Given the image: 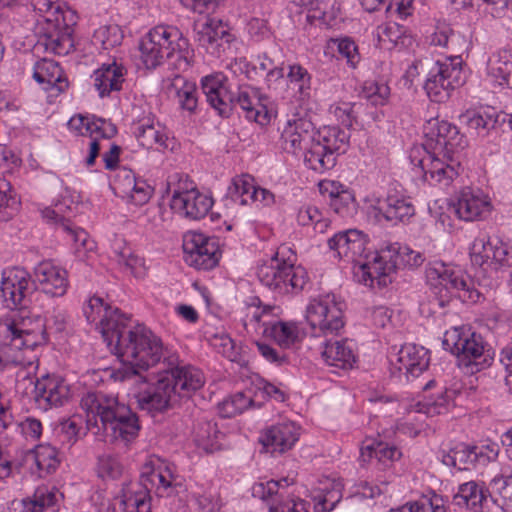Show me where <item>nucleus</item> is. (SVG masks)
<instances>
[{"instance_id":"nucleus-31","label":"nucleus","mask_w":512,"mask_h":512,"mask_svg":"<svg viewBox=\"0 0 512 512\" xmlns=\"http://www.w3.org/2000/svg\"><path fill=\"white\" fill-rule=\"evenodd\" d=\"M34 282L50 297H62L69 287L68 272L52 260H43L33 269Z\"/></svg>"},{"instance_id":"nucleus-50","label":"nucleus","mask_w":512,"mask_h":512,"mask_svg":"<svg viewBox=\"0 0 512 512\" xmlns=\"http://www.w3.org/2000/svg\"><path fill=\"white\" fill-rule=\"evenodd\" d=\"M350 135L345 130L338 126H323L318 132L316 138L313 140L319 143L326 151L338 157L340 154L345 153L349 146Z\"/></svg>"},{"instance_id":"nucleus-59","label":"nucleus","mask_w":512,"mask_h":512,"mask_svg":"<svg viewBox=\"0 0 512 512\" xmlns=\"http://www.w3.org/2000/svg\"><path fill=\"white\" fill-rule=\"evenodd\" d=\"M296 220L300 226H311L316 233L320 234L325 233L331 224L330 219L325 217L316 205L310 203L298 208Z\"/></svg>"},{"instance_id":"nucleus-12","label":"nucleus","mask_w":512,"mask_h":512,"mask_svg":"<svg viewBox=\"0 0 512 512\" xmlns=\"http://www.w3.org/2000/svg\"><path fill=\"white\" fill-rule=\"evenodd\" d=\"M171 191L170 208L174 214L188 220L204 218L213 207V198L200 192L187 175H174L167 183Z\"/></svg>"},{"instance_id":"nucleus-16","label":"nucleus","mask_w":512,"mask_h":512,"mask_svg":"<svg viewBox=\"0 0 512 512\" xmlns=\"http://www.w3.org/2000/svg\"><path fill=\"white\" fill-rule=\"evenodd\" d=\"M77 208V201L71 190L65 189L53 205L52 209L45 211V216L53 220L57 225V230L65 234L66 238L72 241L77 251L80 248L91 249V243L88 240L87 232L75 226L70 218Z\"/></svg>"},{"instance_id":"nucleus-64","label":"nucleus","mask_w":512,"mask_h":512,"mask_svg":"<svg viewBox=\"0 0 512 512\" xmlns=\"http://www.w3.org/2000/svg\"><path fill=\"white\" fill-rule=\"evenodd\" d=\"M409 512H446L445 502L441 495L430 491L412 502L406 503Z\"/></svg>"},{"instance_id":"nucleus-30","label":"nucleus","mask_w":512,"mask_h":512,"mask_svg":"<svg viewBox=\"0 0 512 512\" xmlns=\"http://www.w3.org/2000/svg\"><path fill=\"white\" fill-rule=\"evenodd\" d=\"M370 213L379 222L385 220L397 224L409 220L415 214V208L409 197L397 190H390L385 199H378L370 206Z\"/></svg>"},{"instance_id":"nucleus-3","label":"nucleus","mask_w":512,"mask_h":512,"mask_svg":"<svg viewBox=\"0 0 512 512\" xmlns=\"http://www.w3.org/2000/svg\"><path fill=\"white\" fill-rule=\"evenodd\" d=\"M83 313L87 321L99 329L104 342L114 345L122 356L135 357L137 349L151 343L149 328L143 324L132 326L129 316L99 296L93 295L86 300Z\"/></svg>"},{"instance_id":"nucleus-23","label":"nucleus","mask_w":512,"mask_h":512,"mask_svg":"<svg viewBox=\"0 0 512 512\" xmlns=\"http://www.w3.org/2000/svg\"><path fill=\"white\" fill-rule=\"evenodd\" d=\"M423 130L433 149L432 152L437 154H461L466 146L465 137L460 134L458 127L447 120L431 118L426 121Z\"/></svg>"},{"instance_id":"nucleus-41","label":"nucleus","mask_w":512,"mask_h":512,"mask_svg":"<svg viewBox=\"0 0 512 512\" xmlns=\"http://www.w3.org/2000/svg\"><path fill=\"white\" fill-rule=\"evenodd\" d=\"M173 387V395L190 397L205 384L203 372L191 365L177 366L163 376Z\"/></svg>"},{"instance_id":"nucleus-37","label":"nucleus","mask_w":512,"mask_h":512,"mask_svg":"<svg viewBox=\"0 0 512 512\" xmlns=\"http://www.w3.org/2000/svg\"><path fill=\"white\" fill-rule=\"evenodd\" d=\"M299 436V426L292 421H281L268 427L260 441L268 452L282 454L294 447Z\"/></svg>"},{"instance_id":"nucleus-43","label":"nucleus","mask_w":512,"mask_h":512,"mask_svg":"<svg viewBox=\"0 0 512 512\" xmlns=\"http://www.w3.org/2000/svg\"><path fill=\"white\" fill-rule=\"evenodd\" d=\"M125 74L126 68L116 60L101 64L91 76L98 96L105 98L110 96L112 92L120 91L125 80Z\"/></svg>"},{"instance_id":"nucleus-21","label":"nucleus","mask_w":512,"mask_h":512,"mask_svg":"<svg viewBox=\"0 0 512 512\" xmlns=\"http://www.w3.org/2000/svg\"><path fill=\"white\" fill-rule=\"evenodd\" d=\"M110 187L114 194L137 206L146 204L154 193V188L142 177H137L133 170L121 166L112 172Z\"/></svg>"},{"instance_id":"nucleus-2","label":"nucleus","mask_w":512,"mask_h":512,"mask_svg":"<svg viewBox=\"0 0 512 512\" xmlns=\"http://www.w3.org/2000/svg\"><path fill=\"white\" fill-rule=\"evenodd\" d=\"M0 333L5 344L0 354V371L17 366L38 368L40 350L47 345L45 325L40 317L27 311L7 315L0 321Z\"/></svg>"},{"instance_id":"nucleus-9","label":"nucleus","mask_w":512,"mask_h":512,"mask_svg":"<svg viewBox=\"0 0 512 512\" xmlns=\"http://www.w3.org/2000/svg\"><path fill=\"white\" fill-rule=\"evenodd\" d=\"M442 346L457 357L460 366L472 374L489 367L494 360V351L482 336L465 327L447 330Z\"/></svg>"},{"instance_id":"nucleus-48","label":"nucleus","mask_w":512,"mask_h":512,"mask_svg":"<svg viewBox=\"0 0 512 512\" xmlns=\"http://www.w3.org/2000/svg\"><path fill=\"white\" fill-rule=\"evenodd\" d=\"M478 448L475 446H467L459 443L449 450H441L438 458L440 461L448 466L455 468L459 471L471 470L475 467L479 453Z\"/></svg>"},{"instance_id":"nucleus-32","label":"nucleus","mask_w":512,"mask_h":512,"mask_svg":"<svg viewBox=\"0 0 512 512\" xmlns=\"http://www.w3.org/2000/svg\"><path fill=\"white\" fill-rule=\"evenodd\" d=\"M313 123L300 113L288 119L281 134L282 147L290 154L300 156L313 141Z\"/></svg>"},{"instance_id":"nucleus-10","label":"nucleus","mask_w":512,"mask_h":512,"mask_svg":"<svg viewBox=\"0 0 512 512\" xmlns=\"http://www.w3.org/2000/svg\"><path fill=\"white\" fill-rule=\"evenodd\" d=\"M425 275L427 284L441 297H457L470 302H477L480 298L472 280L456 265L434 260L428 263Z\"/></svg>"},{"instance_id":"nucleus-5","label":"nucleus","mask_w":512,"mask_h":512,"mask_svg":"<svg viewBox=\"0 0 512 512\" xmlns=\"http://www.w3.org/2000/svg\"><path fill=\"white\" fill-rule=\"evenodd\" d=\"M142 484L127 485L125 512H152L150 489L159 497H170L182 489V479L175 466L166 461L150 460L141 473Z\"/></svg>"},{"instance_id":"nucleus-6","label":"nucleus","mask_w":512,"mask_h":512,"mask_svg":"<svg viewBox=\"0 0 512 512\" xmlns=\"http://www.w3.org/2000/svg\"><path fill=\"white\" fill-rule=\"evenodd\" d=\"M296 261L294 250L288 244H281L268 261L258 266L257 277L275 295L298 294L308 276L303 267L295 265Z\"/></svg>"},{"instance_id":"nucleus-1","label":"nucleus","mask_w":512,"mask_h":512,"mask_svg":"<svg viewBox=\"0 0 512 512\" xmlns=\"http://www.w3.org/2000/svg\"><path fill=\"white\" fill-rule=\"evenodd\" d=\"M80 409L85 417V427L79 415H73L58 425L57 437L63 445L72 446L84 430L90 431L99 440L111 437L125 444L139 434L138 416L115 395L101 391L87 392L80 399Z\"/></svg>"},{"instance_id":"nucleus-57","label":"nucleus","mask_w":512,"mask_h":512,"mask_svg":"<svg viewBox=\"0 0 512 512\" xmlns=\"http://www.w3.org/2000/svg\"><path fill=\"white\" fill-rule=\"evenodd\" d=\"M250 407H260L252 397V391L236 392L219 403V414L223 418H231L243 413Z\"/></svg>"},{"instance_id":"nucleus-8","label":"nucleus","mask_w":512,"mask_h":512,"mask_svg":"<svg viewBox=\"0 0 512 512\" xmlns=\"http://www.w3.org/2000/svg\"><path fill=\"white\" fill-rule=\"evenodd\" d=\"M409 161L414 177L442 190L454 188L463 172L461 154L430 152L423 145L409 150Z\"/></svg>"},{"instance_id":"nucleus-54","label":"nucleus","mask_w":512,"mask_h":512,"mask_svg":"<svg viewBox=\"0 0 512 512\" xmlns=\"http://www.w3.org/2000/svg\"><path fill=\"white\" fill-rule=\"evenodd\" d=\"M378 46L381 49L391 50L397 47H405L410 43L406 35V28L395 22L379 25L376 30Z\"/></svg>"},{"instance_id":"nucleus-11","label":"nucleus","mask_w":512,"mask_h":512,"mask_svg":"<svg viewBox=\"0 0 512 512\" xmlns=\"http://www.w3.org/2000/svg\"><path fill=\"white\" fill-rule=\"evenodd\" d=\"M345 303L334 293L320 294L310 299L305 318L314 336L334 337L344 329Z\"/></svg>"},{"instance_id":"nucleus-14","label":"nucleus","mask_w":512,"mask_h":512,"mask_svg":"<svg viewBox=\"0 0 512 512\" xmlns=\"http://www.w3.org/2000/svg\"><path fill=\"white\" fill-rule=\"evenodd\" d=\"M149 345L143 346V349H137L138 353L135 357H125L120 354V351L114 348V345H107L110 351L115 354L119 360V367H115L111 370L110 377L115 381L126 382L135 380L138 382L142 381L140 372L138 369L147 370L150 367L155 366L160 362L163 356V345L159 337H157L151 331V337Z\"/></svg>"},{"instance_id":"nucleus-40","label":"nucleus","mask_w":512,"mask_h":512,"mask_svg":"<svg viewBox=\"0 0 512 512\" xmlns=\"http://www.w3.org/2000/svg\"><path fill=\"white\" fill-rule=\"evenodd\" d=\"M63 493L55 486L42 485L34 493L16 503L14 512H58Z\"/></svg>"},{"instance_id":"nucleus-51","label":"nucleus","mask_w":512,"mask_h":512,"mask_svg":"<svg viewBox=\"0 0 512 512\" xmlns=\"http://www.w3.org/2000/svg\"><path fill=\"white\" fill-rule=\"evenodd\" d=\"M401 455V451L396 446L374 439L364 441L360 448V458L364 462L374 458L384 466L400 459Z\"/></svg>"},{"instance_id":"nucleus-24","label":"nucleus","mask_w":512,"mask_h":512,"mask_svg":"<svg viewBox=\"0 0 512 512\" xmlns=\"http://www.w3.org/2000/svg\"><path fill=\"white\" fill-rule=\"evenodd\" d=\"M453 209L458 219L465 222L486 219L492 209V201L487 193L478 187H464L458 194Z\"/></svg>"},{"instance_id":"nucleus-4","label":"nucleus","mask_w":512,"mask_h":512,"mask_svg":"<svg viewBox=\"0 0 512 512\" xmlns=\"http://www.w3.org/2000/svg\"><path fill=\"white\" fill-rule=\"evenodd\" d=\"M140 60L146 69H155L166 58L178 72L189 70L194 63V50L182 31L173 25L151 28L139 42Z\"/></svg>"},{"instance_id":"nucleus-7","label":"nucleus","mask_w":512,"mask_h":512,"mask_svg":"<svg viewBox=\"0 0 512 512\" xmlns=\"http://www.w3.org/2000/svg\"><path fill=\"white\" fill-rule=\"evenodd\" d=\"M241 318L247 332L254 331L272 340L278 346L288 349L301 341L302 333L298 322L284 320H269L274 310L270 305H264L258 296H249L244 302Z\"/></svg>"},{"instance_id":"nucleus-28","label":"nucleus","mask_w":512,"mask_h":512,"mask_svg":"<svg viewBox=\"0 0 512 512\" xmlns=\"http://www.w3.org/2000/svg\"><path fill=\"white\" fill-rule=\"evenodd\" d=\"M268 102L266 95L250 85L240 86L234 94V108L239 107L248 121L261 126L271 121L272 112L268 109Z\"/></svg>"},{"instance_id":"nucleus-15","label":"nucleus","mask_w":512,"mask_h":512,"mask_svg":"<svg viewBox=\"0 0 512 512\" xmlns=\"http://www.w3.org/2000/svg\"><path fill=\"white\" fill-rule=\"evenodd\" d=\"M469 256L472 265L483 271L512 266V247L498 236H477L469 247Z\"/></svg>"},{"instance_id":"nucleus-42","label":"nucleus","mask_w":512,"mask_h":512,"mask_svg":"<svg viewBox=\"0 0 512 512\" xmlns=\"http://www.w3.org/2000/svg\"><path fill=\"white\" fill-rule=\"evenodd\" d=\"M344 484L340 478L324 476L315 483L310 492L316 512H330L343 497Z\"/></svg>"},{"instance_id":"nucleus-20","label":"nucleus","mask_w":512,"mask_h":512,"mask_svg":"<svg viewBox=\"0 0 512 512\" xmlns=\"http://www.w3.org/2000/svg\"><path fill=\"white\" fill-rule=\"evenodd\" d=\"M31 291V275L21 267L6 268L2 272L0 293L5 305L14 310L9 315L27 311V297Z\"/></svg>"},{"instance_id":"nucleus-29","label":"nucleus","mask_w":512,"mask_h":512,"mask_svg":"<svg viewBox=\"0 0 512 512\" xmlns=\"http://www.w3.org/2000/svg\"><path fill=\"white\" fill-rule=\"evenodd\" d=\"M201 88L207 103L222 117H229L234 108V93L229 80L221 72L206 75L201 79Z\"/></svg>"},{"instance_id":"nucleus-63","label":"nucleus","mask_w":512,"mask_h":512,"mask_svg":"<svg viewBox=\"0 0 512 512\" xmlns=\"http://www.w3.org/2000/svg\"><path fill=\"white\" fill-rule=\"evenodd\" d=\"M126 490L127 486L123 487L120 496L103 491L95 492L91 497L95 512H125Z\"/></svg>"},{"instance_id":"nucleus-44","label":"nucleus","mask_w":512,"mask_h":512,"mask_svg":"<svg viewBox=\"0 0 512 512\" xmlns=\"http://www.w3.org/2000/svg\"><path fill=\"white\" fill-rule=\"evenodd\" d=\"M167 93L183 114L188 116L196 114L198 109V90L194 81L176 74L167 86Z\"/></svg>"},{"instance_id":"nucleus-39","label":"nucleus","mask_w":512,"mask_h":512,"mask_svg":"<svg viewBox=\"0 0 512 512\" xmlns=\"http://www.w3.org/2000/svg\"><path fill=\"white\" fill-rule=\"evenodd\" d=\"M32 77L51 96L64 92L69 85L67 76L59 63L47 58L40 59L34 64Z\"/></svg>"},{"instance_id":"nucleus-18","label":"nucleus","mask_w":512,"mask_h":512,"mask_svg":"<svg viewBox=\"0 0 512 512\" xmlns=\"http://www.w3.org/2000/svg\"><path fill=\"white\" fill-rule=\"evenodd\" d=\"M391 255L388 245L370 254L365 252L363 258L356 263L358 267L354 276L357 281L371 288L386 287L396 271Z\"/></svg>"},{"instance_id":"nucleus-56","label":"nucleus","mask_w":512,"mask_h":512,"mask_svg":"<svg viewBox=\"0 0 512 512\" xmlns=\"http://www.w3.org/2000/svg\"><path fill=\"white\" fill-rule=\"evenodd\" d=\"M31 5L43 18L42 22L38 21V27L69 19V12H73L64 8L60 0H32Z\"/></svg>"},{"instance_id":"nucleus-33","label":"nucleus","mask_w":512,"mask_h":512,"mask_svg":"<svg viewBox=\"0 0 512 512\" xmlns=\"http://www.w3.org/2000/svg\"><path fill=\"white\" fill-rule=\"evenodd\" d=\"M319 192L329 201L330 208L341 218H353L358 211L355 195L351 189L335 180H321Z\"/></svg>"},{"instance_id":"nucleus-34","label":"nucleus","mask_w":512,"mask_h":512,"mask_svg":"<svg viewBox=\"0 0 512 512\" xmlns=\"http://www.w3.org/2000/svg\"><path fill=\"white\" fill-rule=\"evenodd\" d=\"M287 93L302 110H307L312 98V74L299 63L288 64L284 68Z\"/></svg>"},{"instance_id":"nucleus-22","label":"nucleus","mask_w":512,"mask_h":512,"mask_svg":"<svg viewBox=\"0 0 512 512\" xmlns=\"http://www.w3.org/2000/svg\"><path fill=\"white\" fill-rule=\"evenodd\" d=\"M75 18L74 12H69V19L37 27V48H43L45 52L58 56L69 54L74 48Z\"/></svg>"},{"instance_id":"nucleus-55","label":"nucleus","mask_w":512,"mask_h":512,"mask_svg":"<svg viewBox=\"0 0 512 512\" xmlns=\"http://www.w3.org/2000/svg\"><path fill=\"white\" fill-rule=\"evenodd\" d=\"M307 168L317 172L324 173L336 165L337 157L326 151L319 143L314 140L302 154Z\"/></svg>"},{"instance_id":"nucleus-47","label":"nucleus","mask_w":512,"mask_h":512,"mask_svg":"<svg viewBox=\"0 0 512 512\" xmlns=\"http://www.w3.org/2000/svg\"><path fill=\"white\" fill-rule=\"evenodd\" d=\"M436 386L435 380H430L424 385L425 396L419 404L420 412L430 417L447 413L455 394L444 386L439 387L436 393L429 394V391Z\"/></svg>"},{"instance_id":"nucleus-27","label":"nucleus","mask_w":512,"mask_h":512,"mask_svg":"<svg viewBox=\"0 0 512 512\" xmlns=\"http://www.w3.org/2000/svg\"><path fill=\"white\" fill-rule=\"evenodd\" d=\"M70 397V385L60 376L47 374L35 382L34 400L42 410L62 407Z\"/></svg>"},{"instance_id":"nucleus-36","label":"nucleus","mask_w":512,"mask_h":512,"mask_svg":"<svg viewBox=\"0 0 512 512\" xmlns=\"http://www.w3.org/2000/svg\"><path fill=\"white\" fill-rule=\"evenodd\" d=\"M133 133L139 144L146 148L155 147L158 151L173 150L175 138L170 136L168 129L153 118L147 117L134 124Z\"/></svg>"},{"instance_id":"nucleus-52","label":"nucleus","mask_w":512,"mask_h":512,"mask_svg":"<svg viewBox=\"0 0 512 512\" xmlns=\"http://www.w3.org/2000/svg\"><path fill=\"white\" fill-rule=\"evenodd\" d=\"M487 497L488 489L484 484L469 481L459 486L458 492L454 496V503L473 511H480L487 501Z\"/></svg>"},{"instance_id":"nucleus-38","label":"nucleus","mask_w":512,"mask_h":512,"mask_svg":"<svg viewBox=\"0 0 512 512\" xmlns=\"http://www.w3.org/2000/svg\"><path fill=\"white\" fill-rule=\"evenodd\" d=\"M321 357L333 373L352 369L358 358L354 344L348 339L326 340L322 344Z\"/></svg>"},{"instance_id":"nucleus-19","label":"nucleus","mask_w":512,"mask_h":512,"mask_svg":"<svg viewBox=\"0 0 512 512\" xmlns=\"http://www.w3.org/2000/svg\"><path fill=\"white\" fill-rule=\"evenodd\" d=\"M195 41L205 52L215 58L226 55L236 42L230 26L221 19L208 17L195 27Z\"/></svg>"},{"instance_id":"nucleus-26","label":"nucleus","mask_w":512,"mask_h":512,"mask_svg":"<svg viewBox=\"0 0 512 512\" xmlns=\"http://www.w3.org/2000/svg\"><path fill=\"white\" fill-rule=\"evenodd\" d=\"M173 396V387L163 376L153 383L142 379L134 395L138 408L152 416L165 411Z\"/></svg>"},{"instance_id":"nucleus-45","label":"nucleus","mask_w":512,"mask_h":512,"mask_svg":"<svg viewBox=\"0 0 512 512\" xmlns=\"http://www.w3.org/2000/svg\"><path fill=\"white\" fill-rule=\"evenodd\" d=\"M487 75L499 86L512 89V48L493 52L487 61Z\"/></svg>"},{"instance_id":"nucleus-35","label":"nucleus","mask_w":512,"mask_h":512,"mask_svg":"<svg viewBox=\"0 0 512 512\" xmlns=\"http://www.w3.org/2000/svg\"><path fill=\"white\" fill-rule=\"evenodd\" d=\"M429 362V350L420 345L406 343L399 349L396 362H392V365L409 381L427 370Z\"/></svg>"},{"instance_id":"nucleus-61","label":"nucleus","mask_w":512,"mask_h":512,"mask_svg":"<svg viewBox=\"0 0 512 512\" xmlns=\"http://www.w3.org/2000/svg\"><path fill=\"white\" fill-rule=\"evenodd\" d=\"M39 476L44 477L55 472L60 464L57 449L50 444H39L33 450Z\"/></svg>"},{"instance_id":"nucleus-60","label":"nucleus","mask_w":512,"mask_h":512,"mask_svg":"<svg viewBox=\"0 0 512 512\" xmlns=\"http://www.w3.org/2000/svg\"><path fill=\"white\" fill-rule=\"evenodd\" d=\"M389 480L385 475H379L375 479L359 480L351 487L350 498L359 500L374 499L386 490Z\"/></svg>"},{"instance_id":"nucleus-53","label":"nucleus","mask_w":512,"mask_h":512,"mask_svg":"<svg viewBox=\"0 0 512 512\" xmlns=\"http://www.w3.org/2000/svg\"><path fill=\"white\" fill-rule=\"evenodd\" d=\"M459 120L478 136H486L497 123V116L488 109H470L462 113Z\"/></svg>"},{"instance_id":"nucleus-17","label":"nucleus","mask_w":512,"mask_h":512,"mask_svg":"<svg viewBox=\"0 0 512 512\" xmlns=\"http://www.w3.org/2000/svg\"><path fill=\"white\" fill-rule=\"evenodd\" d=\"M183 252L186 264L197 270H211L221 258L219 240L194 231L184 235Z\"/></svg>"},{"instance_id":"nucleus-62","label":"nucleus","mask_w":512,"mask_h":512,"mask_svg":"<svg viewBox=\"0 0 512 512\" xmlns=\"http://www.w3.org/2000/svg\"><path fill=\"white\" fill-rule=\"evenodd\" d=\"M395 270L401 267L415 268L424 262V256L421 252L411 249L407 245L400 243L388 244Z\"/></svg>"},{"instance_id":"nucleus-13","label":"nucleus","mask_w":512,"mask_h":512,"mask_svg":"<svg viewBox=\"0 0 512 512\" xmlns=\"http://www.w3.org/2000/svg\"><path fill=\"white\" fill-rule=\"evenodd\" d=\"M464 82L461 56H450L442 61L438 60L429 70L424 90L431 101L444 103L450 98L453 91L462 86Z\"/></svg>"},{"instance_id":"nucleus-25","label":"nucleus","mask_w":512,"mask_h":512,"mask_svg":"<svg viewBox=\"0 0 512 512\" xmlns=\"http://www.w3.org/2000/svg\"><path fill=\"white\" fill-rule=\"evenodd\" d=\"M367 244L368 236L358 229L339 231L327 240L334 259L355 264L363 258Z\"/></svg>"},{"instance_id":"nucleus-46","label":"nucleus","mask_w":512,"mask_h":512,"mask_svg":"<svg viewBox=\"0 0 512 512\" xmlns=\"http://www.w3.org/2000/svg\"><path fill=\"white\" fill-rule=\"evenodd\" d=\"M224 433L213 421H198L192 432L193 443L199 451L212 454L223 449Z\"/></svg>"},{"instance_id":"nucleus-49","label":"nucleus","mask_w":512,"mask_h":512,"mask_svg":"<svg viewBox=\"0 0 512 512\" xmlns=\"http://www.w3.org/2000/svg\"><path fill=\"white\" fill-rule=\"evenodd\" d=\"M68 127L83 138L92 133L100 132L102 135H115L117 133V129L112 123L94 115H75L68 121Z\"/></svg>"},{"instance_id":"nucleus-58","label":"nucleus","mask_w":512,"mask_h":512,"mask_svg":"<svg viewBox=\"0 0 512 512\" xmlns=\"http://www.w3.org/2000/svg\"><path fill=\"white\" fill-rule=\"evenodd\" d=\"M256 194L254 178L248 174L235 176L228 187L227 195L236 204L248 205L253 203Z\"/></svg>"}]
</instances>
